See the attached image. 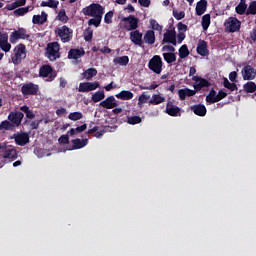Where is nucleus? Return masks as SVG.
Here are the masks:
<instances>
[{
	"mask_svg": "<svg viewBox=\"0 0 256 256\" xmlns=\"http://www.w3.org/2000/svg\"><path fill=\"white\" fill-rule=\"evenodd\" d=\"M82 13L88 17L103 16L105 8L99 3H91L89 6L82 8Z\"/></svg>",
	"mask_w": 256,
	"mask_h": 256,
	"instance_id": "obj_1",
	"label": "nucleus"
},
{
	"mask_svg": "<svg viewBox=\"0 0 256 256\" xmlns=\"http://www.w3.org/2000/svg\"><path fill=\"white\" fill-rule=\"evenodd\" d=\"M25 58H27V47L25 44L19 43L14 48V56L11 57L12 63L19 65Z\"/></svg>",
	"mask_w": 256,
	"mask_h": 256,
	"instance_id": "obj_2",
	"label": "nucleus"
},
{
	"mask_svg": "<svg viewBox=\"0 0 256 256\" xmlns=\"http://www.w3.org/2000/svg\"><path fill=\"white\" fill-rule=\"evenodd\" d=\"M46 57L49 61H56L61 58L59 42H50L46 48Z\"/></svg>",
	"mask_w": 256,
	"mask_h": 256,
	"instance_id": "obj_3",
	"label": "nucleus"
},
{
	"mask_svg": "<svg viewBox=\"0 0 256 256\" xmlns=\"http://www.w3.org/2000/svg\"><path fill=\"white\" fill-rule=\"evenodd\" d=\"M30 38L31 35L28 34V30L26 28H18L11 32L9 41L11 44H16L19 40H29Z\"/></svg>",
	"mask_w": 256,
	"mask_h": 256,
	"instance_id": "obj_4",
	"label": "nucleus"
},
{
	"mask_svg": "<svg viewBox=\"0 0 256 256\" xmlns=\"http://www.w3.org/2000/svg\"><path fill=\"white\" fill-rule=\"evenodd\" d=\"M39 76L42 78H47L46 81L52 82L55 80L57 73L53 70V67L49 64H44L40 67Z\"/></svg>",
	"mask_w": 256,
	"mask_h": 256,
	"instance_id": "obj_5",
	"label": "nucleus"
},
{
	"mask_svg": "<svg viewBox=\"0 0 256 256\" xmlns=\"http://www.w3.org/2000/svg\"><path fill=\"white\" fill-rule=\"evenodd\" d=\"M56 33L63 43H69L73 38V30L66 25L57 28Z\"/></svg>",
	"mask_w": 256,
	"mask_h": 256,
	"instance_id": "obj_6",
	"label": "nucleus"
},
{
	"mask_svg": "<svg viewBox=\"0 0 256 256\" xmlns=\"http://www.w3.org/2000/svg\"><path fill=\"white\" fill-rule=\"evenodd\" d=\"M148 69L156 75H160L161 71H163V60H161V57L158 55L153 56L148 62Z\"/></svg>",
	"mask_w": 256,
	"mask_h": 256,
	"instance_id": "obj_7",
	"label": "nucleus"
},
{
	"mask_svg": "<svg viewBox=\"0 0 256 256\" xmlns=\"http://www.w3.org/2000/svg\"><path fill=\"white\" fill-rule=\"evenodd\" d=\"M122 22L128 23L123 25V29L127 32L136 31V29L139 28V19L136 18L134 15L123 17Z\"/></svg>",
	"mask_w": 256,
	"mask_h": 256,
	"instance_id": "obj_8",
	"label": "nucleus"
},
{
	"mask_svg": "<svg viewBox=\"0 0 256 256\" xmlns=\"http://www.w3.org/2000/svg\"><path fill=\"white\" fill-rule=\"evenodd\" d=\"M162 45L170 44L174 47L177 46L176 30L175 28L167 29L166 33L163 34Z\"/></svg>",
	"mask_w": 256,
	"mask_h": 256,
	"instance_id": "obj_9",
	"label": "nucleus"
},
{
	"mask_svg": "<svg viewBox=\"0 0 256 256\" xmlns=\"http://www.w3.org/2000/svg\"><path fill=\"white\" fill-rule=\"evenodd\" d=\"M11 139H14L15 143L20 147H23V146L29 144V142H30V136L27 132L14 133L11 136Z\"/></svg>",
	"mask_w": 256,
	"mask_h": 256,
	"instance_id": "obj_10",
	"label": "nucleus"
},
{
	"mask_svg": "<svg viewBox=\"0 0 256 256\" xmlns=\"http://www.w3.org/2000/svg\"><path fill=\"white\" fill-rule=\"evenodd\" d=\"M242 22H240L236 17H230L227 22H225L226 29H229L230 33L239 32Z\"/></svg>",
	"mask_w": 256,
	"mask_h": 256,
	"instance_id": "obj_11",
	"label": "nucleus"
},
{
	"mask_svg": "<svg viewBox=\"0 0 256 256\" xmlns=\"http://www.w3.org/2000/svg\"><path fill=\"white\" fill-rule=\"evenodd\" d=\"M242 78L244 81H253L256 77V70L251 65H246L241 70Z\"/></svg>",
	"mask_w": 256,
	"mask_h": 256,
	"instance_id": "obj_12",
	"label": "nucleus"
},
{
	"mask_svg": "<svg viewBox=\"0 0 256 256\" xmlns=\"http://www.w3.org/2000/svg\"><path fill=\"white\" fill-rule=\"evenodd\" d=\"M100 88L99 82H84L79 84L78 91L80 93H89Z\"/></svg>",
	"mask_w": 256,
	"mask_h": 256,
	"instance_id": "obj_13",
	"label": "nucleus"
},
{
	"mask_svg": "<svg viewBox=\"0 0 256 256\" xmlns=\"http://www.w3.org/2000/svg\"><path fill=\"white\" fill-rule=\"evenodd\" d=\"M166 113L170 117H181V108L174 105V101L169 100L166 105Z\"/></svg>",
	"mask_w": 256,
	"mask_h": 256,
	"instance_id": "obj_14",
	"label": "nucleus"
},
{
	"mask_svg": "<svg viewBox=\"0 0 256 256\" xmlns=\"http://www.w3.org/2000/svg\"><path fill=\"white\" fill-rule=\"evenodd\" d=\"M24 113L19 111L10 112L8 115V120L19 127L23 121Z\"/></svg>",
	"mask_w": 256,
	"mask_h": 256,
	"instance_id": "obj_15",
	"label": "nucleus"
},
{
	"mask_svg": "<svg viewBox=\"0 0 256 256\" xmlns=\"http://www.w3.org/2000/svg\"><path fill=\"white\" fill-rule=\"evenodd\" d=\"M38 90H39V86L33 83L24 84L21 89L22 94L24 96L37 95Z\"/></svg>",
	"mask_w": 256,
	"mask_h": 256,
	"instance_id": "obj_16",
	"label": "nucleus"
},
{
	"mask_svg": "<svg viewBox=\"0 0 256 256\" xmlns=\"http://www.w3.org/2000/svg\"><path fill=\"white\" fill-rule=\"evenodd\" d=\"M143 34L140 32V30H134L130 32V40L134 45L138 47L143 46Z\"/></svg>",
	"mask_w": 256,
	"mask_h": 256,
	"instance_id": "obj_17",
	"label": "nucleus"
},
{
	"mask_svg": "<svg viewBox=\"0 0 256 256\" xmlns=\"http://www.w3.org/2000/svg\"><path fill=\"white\" fill-rule=\"evenodd\" d=\"M0 49L4 53H9L12 49L11 43L8 42V34L3 33L0 35Z\"/></svg>",
	"mask_w": 256,
	"mask_h": 256,
	"instance_id": "obj_18",
	"label": "nucleus"
},
{
	"mask_svg": "<svg viewBox=\"0 0 256 256\" xmlns=\"http://www.w3.org/2000/svg\"><path fill=\"white\" fill-rule=\"evenodd\" d=\"M104 109H115L118 107V103L116 101V98L114 96H110L100 102L99 104Z\"/></svg>",
	"mask_w": 256,
	"mask_h": 256,
	"instance_id": "obj_19",
	"label": "nucleus"
},
{
	"mask_svg": "<svg viewBox=\"0 0 256 256\" xmlns=\"http://www.w3.org/2000/svg\"><path fill=\"white\" fill-rule=\"evenodd\" d=\"M85 56V50L84 48L80 49H71L68 51L67 58L69 60H79L80 58Z\"/></svg>",
	"mask_w": 256,
	"mask_h": 256,
	"instance_id": "obj_20",
	"label": "nucleus"
},
{
	"mask_svg": "<svg viewBox=\"0 0 256 256\" xmlns=\"http://www.w3.org/2000/svg\"><path fill=\"white\" fill-rule=\"evenodd\" d=\"M196 53H198L202 57H206L209 55L207 42L204 40H199L198 45L196 46Z\"/></svg>",
	"mask_w": 256,
	"mask_h": 256,
	"instance_id": "obj_21",
	"label": "nucleus"
},
{
	"mask_svg": "<svg viewBox=\"0 0 256 256\" xmlns=\"http://www.w3.org/2000/svg\"><path fill=\"white\" fill-rule=\"evenodd\" d=\"M48 14L45 11L41 12L40 14L33 15L32 23L34 25H44L47 22Z\"/></svg>",
	"mask_w": 256,
	"mask_h": 256,
	"instance_id": "obj_22",
	"label": "nucleus"
},
{
	"mask_svg": "<svg viewBox=\"0 0 256 256\" xmlns=\"http://www.w3.org/2000/svg\"><path fill=\"white\" fill-rule=\"evenodd\" d=\"M197 92L198 91H196V89L195 90H191L189 88L180 89L178 90L179 100L184 101L185 98L187 97L195 96Z\"/></svg>",
	"mask_w": 256,
	"mask_h": 256,
	"instance_id": "obj_23",
	"label": "nucleus"
},
{
	"mask_svg": "<svg viewBox=\"0 0 256 256\" xmlns=\"http://www.w3.org/2000/svg\"><path fill=\"white\" fill-rule=\"evenodd\" d=\"M207 0H200L196 3L195 14L196 16H201L207 11Z\"/></svg>",
	"mask_w": 256,
	"mask_h": 256,
	"instance_id": "obj_24",
	"label": "nucleus"
},
{
	"mask_svg": "<svg viewBox=\"0 0 256 256\" xmlns=\"http://www.w3.org/2000/svg\"><path fill=\"white\" fill-rule=\"evenodd\" d=\"M191 110L198 117H205L207 114V109H206L205 105H202V104L193 105L191 107Z\"/></svg>",
	"mask_w": 256,
	"mask_h": 256,
	"instance_id": "obj_25",
	"label": "nucleus"
},
{
	"mask_svg": "<svg viewBox=\"0 0 256 256\" xmlns=\"http://www.w3.org/2000/svg\"><path fill=\"white\" fill-rule=\"evenodd\" d=\"M19 157V154L17 153V150L15 148H7L3 152V158L4 159H11L15 160Z\"/></svg>",
	"mask_w": 256,
	"mask_h": 256,
	"instance_id": "obj_26",
	"label": "nucleus"
},
{
	"mask_svg": "<svg viewBox=\"0 0 256 256\" xmlns=\"http://www.w3.org/2000/svg\"><path fill=\"white\" fill-rule=\"evenodd\" d=\"M144 42L148 45H153L156 42V36H155V31L153 30H147L144 38H143Z\"/></svg>",
	"mask_w": 256,
	"mask_h": 256,
	"instance_id": "obj_27",
	"label": "nucleus"
},
{
	"mask_svg": "<svg viewBox=\"0 0 256 256\" xmlns=\"http://www.w3.org/2000/svg\"><path fill=\"white\" fill-rule=\"evenodd\" d=\"M115 97L122 101H129V100L133 99L134 94L132 91H122V92L116 94Z\"/></svg>",
	"mask_w": 256,
	"mask_h": 256,
	"instance_id": "obj_28",
	"label": "nucleus"
},
{
	"mask_svg": "<svg viewBox=\"0 0 256 256\" xmlns=\"http://www.w3.org/2000/svg\"><path fill=\"white\" fill-rule=\"evenodd\" d=\"M72 149L73 150H80V149H83L87 144H88V139H83V140H80V139H75V140H72Z\"/></svg>",
	"mask_w": 256,
	"mask_h": 256,
	"instance_id": "obj_29",
	"label": "nucleus"
},
{
	"mask_svg": "<svg viewBox=\"0 0 256 256\" xmlns=\"http://www.w3.org/2000/svg\"><path fill=\"white\" fill-rule=\"evenodd\" d=\"M210 86H211V83L207 79L202 78L199 80L198 84L194 85V89L195 91L199 92L201 89L208 88Z\"/></svg>",
	"mask_w": 256,
	"mask_h": 256,
	"instance_id": "obj_30",
	"label": "nucleus"
},
{
	"mask_svg": "<svg viewBox=\"0 0 256 256\" xmlns=\"http://www.w3.org/2000/svg\"><path fill=\"white\" fill-rule=\"evenodd\" d=\"M164 102H165V98L163 96H161L160 94H153L152 98L150 99V102L148 103H150L153 106H157Z\"/></svg>",
	"mask_w": 256,
	"mask_h": 256,
	"instance_id": "obj_31",
	"label": "nucleus"
},
{
	"mask_svg": "<svg viewBox=\"0 0 256 256\" xmlns=\"http://www.w3.org/2000/svg\"><path fill=\"white\" fill-rule=\"evenodd\" d=\"M113 63L114 65L127 66L129 63V57L128 56L115 57L113 59Z\"/></svg>",
	"mask_w": 256,
	"mask_h": 256,
	"instance_id": "obj_32",
	"label": "nucleus"
},
{
	"mask_svg": "<svg viewBox=\"0 0 256 256\" xmlns=\"http://www.w3.org/2000/svg\"><path fill=\"white\" fill-rule=\"evenodd\" d=\"M206 102L209 104L218 103V95L214 89H211L206 97Z\"/></svg>",
	"mask_w": 256,
	"mask_h": 256,
	"instance_id": "obj_33",
	"label": "nucleus"
},
{
	"mask_svg": "<svg viewBox=\"0 0 256 256\" xmlns=\"http://www.w3.org/2000/svg\"><path fill=\"white\" fill-rule=\"evenodd\" d=\"M210 25H211V14H204L202 16V21H201V26L203 31H207Z\"/></svg>",
	"mask_w": 256,
	"mask_h": 256,
	"instance_id": "obj_34",
	"label": "nucleus"
},
{
	"mask_svg": "<svg viewBox=\"0 0 256 256\" xmlns=\"http://www.w3.org/2000/svg\"><path fill=\"white\" fill-rule=\"evenodd\" d=\"M163 60L167 62V64L171 65L176 61V54L173 52H164L162 54Z\"/></svg>",
	"mask_w": 256,
	"mask_h": 256,
	"instance_id": "obj_35",
	"label": "nucleus"
},
{
	"mask_svg": "<svg viewBox=\"0 0 256 256\" xmlns=\"http://www.w3.org/2000/svg\"><path fill=\"white\" fill-rule=\"evenodd\" d=\"M105 98V93L104 91H96L94 94L91 96V101L94 103H100L102 100Z\"/></svg>",
	"mask_w": 256,
	"mask_h": 256,
	"instance_id": "obj_36",
	"label": "nucleus"
},
{
	"mask_svg": "<svg viewBox=\"0 0 256 256\" xmlns=\"http://www.w3.org/2000/svg\"><path fill=\"white\" fill-rule=\"evenodd\" d=\"M190 51L188 49L187 44H183L182 46H180L179 50H178V55L180 59H185L189 56Z\"/></svg>",
	"mask_w": 256,
	"mask_h": 256,
	"instance_id": "obj_37",
	"label": "nucleus"
},
{
	"mask_svg": "<svg viewBox=\"0 0 256 256\" xmlns=\"http://www.w3.org/2000/svg\"><path fill=\"white\" fill-rule=\"evenodd\" d=\"M96 75H97V70L95 68H90L83 72V78L86 79L87 81H91L93 77H95Z\"/></svg>",
	"mask_w": 256,
	"mask_h": 256,
	"instance_id": "obj_38",
	"label": "nucleus"
},
{
	"mask_svg": "<svg viewBox=\"0 0 256 256\" xmlns=\"http://www.w3.org/2000/svg\"><path fill=\"white\" fill-rule=\"evenodd\" d=\"M20 111L24 112L28 119L32 120L36 117V114L32 110H30L28 105L20 106Z\"/></svg>",
	"mask_w": 256,
	"mask_h": 256,
	"instance_id": "obj_39",
	"label": "nucleus"
},
{
	"mask_svg": "<svg viewBox=\"0 0 256 256\" xmlns=\"http://www.w3.org/2000/svg\"><path fill=\"white\" fill-rule=\"evenodd\" d=\"M223 86L225 89H229L231 92L237 91L238 87L235 83H230L228 78H223Z\"/></svg>",
	"mask_w": 256,
	"mask_h": 256,
	"instance_id": "obj_40",
	"label": "nucleus"
},
{
	"mask_svg": "<svg viewBox=\"0 0 256 256\" xmlns=\"http://www.w3.org/2000/svg\"><path fill=\"white\" fill-rule=\"evenodd\" d=\"M103 16H95L88 21V26L100 27Z\"/></svg>",
	"mask_w": 256,
	"mask_h": 256,
	"instance_id": "obj_41",
	"label": "nucleus"
},
{
	"mask_svg": "<svg viewBox=\"0 0 256 256\" xmlns=\"http://www.w3.org/2000/svg\"><path fill=\"white\" fill-rule=\"evenodd\" d=\"M243 89L246 93H255L256 92V84L252 81L243 84Z\"/></svg>",
	"mask_w": 256,
	"mask_h": 256,
	"instance_id": "obj_42",
	"label": "nucleus"
},
{
	"mask_svg": "<svg viewBox=\"0 0 256 256\" xmlns=\"http://www.w3.org/2000/svg\"><path fill=\"white\" fill-rule=\"evenodd\" d=\"M30 12V6H27L25 8H18L14 10L15 17H23L25 14H28Z\"/></svg>",
	"mask_w": 256,
	"mask_h": 256,
	"instance_id": "obj_43",
	"label": "nucleus"
},
{
	"mask_svg": "<svg viewBox=\"0 0 256 256\" xmlns=\"http://www.w3.org/2000/svg\"><path fill=\"white\" fill-rule=\"evenodd\" d=\"M84 115L82 112H71L68 114V119H70L73 122H77L81 119H83Z\"/></svg>",
	"mask_w": 256,
	"mask_h": 256,
	"instance_id": "obj_44",
	"label": "nucleus"
},
{
	"mask_svg": "<svg viewBox=\"0 0 256 256\" xmlns=\"http://www.w3.org/2000/svg\"><path fill=\"white\" fill-rule=\"evenodd\" d=\"M246 15H256V0L250 1L249 6L246 10Z\"/></svg>",
	"mask_w": 256,
	"mask_h": 256,
	"instance_id": "obj_45",
	"label": "nucleus"
},
{
	"mask_svg": "<svg viewBox=\"0 0 256 256\" xmlns=\"http://www.w3.org/2000/svg\"><path fill=\"white\" fill-rule=\"evenodd\" d=\"M14 125L11 121L4 120L0 124V130L4 129L6 131H11L13 129Z\"/></svg>",
	"mask_w": 256,
	"mask_h": 256,
	"instance_id": "obj_46",
	"label": "nucleus"
},
{
	"mask_svg": "<svg viewBox=\"0 0 256 256\" xmlns=\"http://www.w3.org/2000/svg\"><path fill=\"white\" fill-rule=\"evenodd\" d=\"M141 122H142V118L139 116L127 117V123L130 125L140 124Z\"/></svg>",
	"mask_w": 256,
	"mask_h": 256,
	"instance_id": "obj_47",
	"label": "nucleus"
},
{
	"mask_svg": "<svg viewBox=\"0 0 256 256\" xmlns=\"http://www.w3.org/2000/svg\"><path fill=\"white\" fill-rule=\"evenodd\" d=\"M57 18L59 21H61L63 23H67L69 20V17L67 16V13L65 12V10H60Z\"/></svg>",
	"mask_w": 256,
	"mask_h": 256,
	"instance_id": "obj_48",
	"label": "nucleus"
},
{
	"mask_svg": "<svg viewBox=\"0 0 256 256\" xmlns=\"http://www.w3.org/2000/svg\"><path fill=\"white\" fill-rule=\"evenodd\" d=\"M99 131V126H95V122L91 121L89 124V129L86 132L87 135H93L95 132Z\"/></svg>",
	"mask_w": 256,
	"mask_h": 256,
	"instance_id": "obj_49",
	"label": "nucleus"
},
{
	"mask_svg": "<svg viewBox=\"0 0 256 256\" xmlns=\"http://www.w3.org/2000/svg\"><path fill=\"white\" fill-rule=\"evenodd\" d=\"M150 24L153 30L158 32L163 31V27L159 25V23L155 19L150 20Z\"/></svg>",
	"mask_w": 256,
	"mask_h": 256,
	"instance_id": "obj_50",
	"label": "nucleus"
},
{
	"mask_svg": "<svg viewBox=\"0 0 256 256\" xmlns=\"http://www.w3.org/2000/svg\"><path fill=\"white\" fill-rule=\"evenodd\" d=\"M172 16H174V18L176 20H181V19H184L185 18V13L184 11H177V10H172Z\"/></svg>",
	"mask_w": 256,
	"mask_h": 256,
	"instance_id": "obj_51",
	"label": "nucleus"
},
{
	"mask_svg": "<svg viewBox=\"0 0 256 256\" xmlns=\"http://www.w3.org/2000/svg\"><path fill=\"white\" fill-rule=\"evenodd\" d=\"M113 14H114L113 11H108L105 14V17H104L105 24H107V25L112 24Z\"/></svg>",
	"mask_w": 256,
	"mask_h": 256,
	"instance_id": "obj_52",
	"label": "nucleus"
},
{
	"mask_svg": "<svg viewBox=\"0 0 256 256\" xmlns=\"http://www.w3.org/2000/svg\"><path fill=\"white\" fill-rule=\"evenodd\" d=\"M247 6L244 5H238L235 7V13H238L239 15H244L247 12Z\"/></svg>",
	"mask_w": 256,
	"mask_h": 256,
	"instance_id": "obj_53",
	"label": "nucleus"
},
{
	"mask_svg": "<svg viewBox=\"0 0 256 256\" xmlns=\"http://www.w3.org/2000/svg\"><path fill=\"white\" fill-rule=\"evenodd\" d=\"M93 39V30L91 29H86V31L84 32V40H86L87 42L91 41Z\"/></svg>",
	"mask_w": 256,
	"mask_h": 256,
	"instance_id": "obj_54",
	"label": "nucleus"
},
{
	"mask_svg": "<svg viewBox=\"0 0 256 256\" xmlns=\"http://www.w3.org/2000/svg\"><path fill=\"white\" fill-rule=\"evenodd\" d=\"M150 99V96L145 95L144 93L139 96L138 98V106L143 105L144 103H147V101Z\"/></svg>",
	"mask_w": 256,
	"mask_h": 256,
	"instance_id": "obj_55",
	"label": "nucleus"
},
{
	"mask_svg": "<svg viewBox=\"0 0 256 256\" xmlns=\"http://www.w3.org/2000/svg\"><path fill=\"white\" fill-rule=\"evenodd\" d=\"M177 28L179 33H186L188 31V26L182 22H178Z\"/></svg>",
	"mask_w": 256,
	"mask_h": 256,
	"instance_id": "obj_56",
	"label": "nucleus"
},
{
	"mask_svg": "<svg viewBox=\"0 0 256 256\" xmlns=\"http://www.w3.org/2000/svg\"><path fill=\"white\" fill-rule=\"evenodd\" d=\"M228 96V93L226 91L223 90H219L218 94H217V101L220 102L222 101L224 98H226Z\"/></svg>",
	"mask_w": 256,
	"mask_h": 256,
	"instance_id": "obj_57",
	"label": "nucleus"
},
{
	"mask_svg": "<svg viewBox=\"0 0 256 256\" xmlns=\"http://www.w3.org/2000/svg\"><path fill=\"white\" fill-rule=\"evenodd\" d=\"M59 0H48V7L51 9H56L59 6Z\"/></svg>",
	"mask_w": 256,
	"mask_h": 256,
	"instance_id": "obj_58",
	"label": "nucleus"
},
{
	"mask_svg": "<svg viewBox=\"0 0 256 256\" xmlns=\"http://www.w3.org/2000/svg\"><path fill=\"white\" fill-rule=\"evenodd\" d=\"M183 40H185V33L184 32H178V34H176V42L178 44H181L183 42Z\"/></svg>",
	"mask_w": 256,
	"mask_h": 256,
	"instance_id": "obj_59",
	"label": "nucleus"
},
{
	"mask_svg": "<svg viewBox=\"0 0 256 256\" xmlns=\"http://www.w3.org/2000/svg\"><path fill=\"white\" fill-rule=\"evenodd\" d=\"M59 144H69V136L68 135H62L58 139Z\"/></svg>",
	"mask_w": 256,
	"mask_h": 256,
	"instance_id": "obj_60",
	"label": "nucleus"
},
{
	"mask_svg": "<svg viewBox=\"0 0 256 256\" xmlns=\"http://www.w3.org/2000/svg\"><path fill=\"white\" fill-rule=\"evenodd\" d=\"M176 50L174 48V46L172 45H164L162 47V52H170V53H174Z\"/></svg>",
	"mask_w": 256,
	"mask_h": 256,
	"instance_id": "obj_61",
	"label": "nucleus"
},
{
	"mask_svg": "<svg viewBox=\"0 0 256 256\" xmlns=\"http://www.w3.org/2000/svg\"><path fill=\"white\" fill-rule=\"evenodd\" d=\"M138 4L142 7L148 8L151 5V0H138Z\"/></svg>",
	"mask_w": 256,
	"mask_h": 256,
	"instance_id": "obj_62",
	"label": "nucleus"
},
{
	"mask_svg": "<svg viewBox=\"0 0 256 256\" xmlns=\"http://www.w3.org/2000/svg\"><path fill=\"white\" fill-rule=\"evenodd\" d=\"M17 8H19V7L16 5L15 2H12L11 4H8V5L6 6V10H7V11H14V10H16Z\"/></svg>",
	"mask_w": 256,
	"mask_h": 256,
	"instance_id": "obj_63",
	"label": "nucleus"
},
{
	"mask_svg": "<svg viewBox=\"0 0 256 256\" xmlns=\"http://www.w3.org/2000/svg\"><path fill=\"white\" fill-rule=\"evenodd\" d=\"M237 72L236 71H232L230 74H229V80L232 81V82H236L237 81Z\"/></svg>",
	"mask_w": 256,
	"mask_h": 256,
	"instance_id": "obj_64",
	"label": "nucleus"
}]
</instances>
